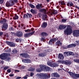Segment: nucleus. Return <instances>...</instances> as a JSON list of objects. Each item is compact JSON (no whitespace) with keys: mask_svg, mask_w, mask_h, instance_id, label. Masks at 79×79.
Listing matches in <instances>:
<instances>
[{"mask_svg":"<svg viewBox=\"0 0 79 79\" xmlns=\"http://www.w3.org/2000/svg\"><path fill=\"white\" fill-rule=\"evenodd\" d=\"M67 27L66 30L64 31V33L65 34H67V35H69L73 32V30H72V27L71 26L68 25H60L59 27V29H65Z\"/></svg>","mask_w":79,"mask_h":79,"instance_id":"nucleus-1","label":"nucleus"},{"mask_svg":"<svg viewBox=\"0 0 79 79\" xmlns=\"http://www.w3.org/2000/svg\"><path fill=\"white\" fill-rule=\"evenodd\" d=\"M40 69H37L36 71L37 72H41V71H52V69L48 67H47L46 66L44 65H40Z\"/></svg>","mask_w":79,"mask_h":79,"instance_id":"nucleus-2","label":"nucleus"},{"mask_svg":"<svg viewBox=\"0 0 79 79\" xmlns=\"http://www.w3.org/2000/svg\"><path fill=\"white\" fill-rule=\"evenodd\" d=\"M36 76L37 77H40V78H42V79H47V78H49L50 77V75H48V76L47 75V74H44V73H41L39 74L38 73L36 75Z\"/></svg>","mask_w":79,"mask_h":79,"instance_id":"nucleus-3","label":"nucleus"},{"mask_svg":"<svg viewBox=\"0 0 79 79\" xmlns=\"http://www.w3.org/2000/svg\"><path fill=\"white\" fill-rule=\"evenodd\" d=\"M7 56H8V54L6 53H3L0 55V58L1 59V60L6 59L8 61H10V58L9 57L7 58Z\"/></svg>","mask_w":79,"mask_h":79,"instance_id":"nucleus-4","label":"nucleus"},{"mask_svg":"<svg viewBox=\"0 0 79 79\" xmlns=\"http://www.w3.org/2000/svg\"><path fill=\"white\" fill-rule=\"evenodd\" d=\"M65 56H69L70 55H74V53L71 52H64Z\"/></svg>","mask_w":79,"mask_h":79,"instance_id":"nucleus-5","label":"nucleus"},{"mask_svg":"<svg viewBox=\"0 0 79 79\" xmlns=\"http://www.w3.org/2000/svg\"><path fill=\"white\" fill-rule=\"evenodd\" d=\"M73 35L74 37H79V30H76L73 31Z\"/></svg>","mask_w":79,"mask_h":79,"instance_id":"nucleus-6","label":"nucleus"},{"mask_svg":"<svg viewBox=\"0 0 79 79\" xmlns=\"http://www.w3.org/2000/svg\"><path fill=\"white\" fill-rule=\"evenodd\" d=\"M8 27V24L7 23H5L3 24L2 27V31H5L7 29Z\"/></svg>","mask_w":79,"mask_h":79,"instance_id":"nucleus-7","label":"nucleus"},{"mask_svg":"<svg viewBox=\"0 0 79 79\" xmlns=\"http://www.w3.org/2000/svg\"><path fill=\"white\" fill-rule=\"evenodd\" d=\"M61 63L62 64H64L66 65H70V64H71V62L68 60H65V61L64 60H62Z\"/></svg>","mask_w":79,"mask_h":79,"instance_id":"nucleus-8","label":"nucleus"},{"mask_svg":"<svg viewBox=\"0 0 79 79\" xmlns=\"http://www.w3.org/2000/svg\"><path fill=\"white\" fill-rule=\"evenodd\" d=\"M22 62L25 63H31V60L29 59H25L22 60Z\"/></svg>","mask_w":79,"mask_h":79,"instance_id":"nucleus-9","label":"nucleus"},{"mask_svg":"<svg viewBox=\"0 0 79 79\" xmlns=\"http://www.w3.org/2000/svg\"><path fill=\"white\" fill-rule=\"evenodd\" d=\"M57 40V38H53L52 39H51L49 42V44H52V43H53L55 41H56Z\"/></svg>","mask_w":79,"mask_h":79,"instance_id":"nucleus-10","label":"nucleus"},{"mask_svg":"<svg viewBox=\"0 0 79 79\" xmlns=\"http://www.w3.org/2000/svg\"><path fill=\"white\" fill-rule=\"evenodd\" d=\"M48 64L49 65V66H51L52 67H56V66H58V64H50V63H49L48 62Z\"/></svg>","mask_w":79,"mask_h":79,"instance_id":"nucleus-11","label":"nucleus"},{"mask_svg":"<svg viewBox=\"0 0 79 79\" xmlns=\"http://www.w3.org/2000/svg\"><path fill=\"white\" fill-rule=\"evenodd\" d=\"M10 2H11V3H9L8 2H7L6 4V6H9L10 5H13V0H11L10 1Z\"/></svg>","mask_w":79,"mask_h":79,"instance_id":"nucleus-12","label":"nucleus"},{"mask_svg":"<svg viewBox=\"0 0 79 79\" xmlns=\"http://www.w3.org/2000/svg\"><path fill=\"white\" fill-rule=\"evenodd\" d=\"M52 76H54L56 77H59L60 75L57 73H52L51 75Z\"/></svg>","mask_w":79,"mask_h":79,"instance_id":"nucleus-13","label":"nucleus"},{"mask_svg":"<svg viewBox=\"0 0 79 79\" xmlns=\"http://www.w3.org/2000/svg\"><path fill=\"white\" fill-rule=\"evenodd\" d=\"M58 58L59 59L63 60L64 59V56L61 54H59L58 55Z\"/></svg>","mask_w":79,"mask_h":79,"instance_id":"nucleus-14","label":"nucleus"},{"mask_svg":"<svg viewBox=\"0 0 79 79\" xmlns=\"http://www.w3.org/2000/svg\"><path fill=\"white\" fill-rule=\"evenodd\" d=\"M57 11L56 10H52V13H50L51 15H56L57 14Z\"/></svg>","mask_w":79,"mask_h":79,"instance_id":"nucleus-15","label":"nucleus"},{"mask_svg":"<svg viewBox=\"0 0 79 79\" xmlns=\"http://www.w3.org/2000/svg\"><path fill=\"white\" fill-rule=\"evenodd\" d=\"M47 26V23L44 22L43 23V24L42 25L41 27L43 28H45Z\"/></svg>","mask_w":79,"mask_h":79,"instance_id":"nucleus-16","label":"nucleus"},{"mask_svg":"<svg viewBox=\"0 0 79 79\" xmlns=\"http://www.w3.org/2000/svg\"><path fill=\"white\" fill-rule=\"evenodd\" d=\"M67 73H69L70 76L73 77H73H74V75L75 74V73H73L72 72H70L69 71L67 72Z\"/></svg>","mask_w":79,"mask_h":79,"instance_id":"nucleus-17","label":"nucleus"},{"mask_svg":"<svg viewBox=\"0 0 79 79\" xmlns=\"http://www.w3.org/2000/svg\"><path fill=\"white\" fill-rule=\"evenodd\" d=\"M77 77H79V74L75 73L74 77H73V79H76Z\"/></svg>","mask_w":79,"mask_h":79,"instance_id":"nucleus-18","label":"nucleus"},{"mask_svg":"<svg viewBox=\"0 0 79 79\" xmlns=\"http://www.w3.org/2000/svg\"><path fill=\"white\" fill-rule=\"evenodd\" d=\"M17 35L18 37H21V36L23 35V33L21 32H19L17 33Z\"/></svg>","mask_w":79,"mask_h":79,"instance_id":"nucleus-19","label":"nucleus"},{"mask_svg":"<svg viewBox=\"0 0 79 79\" xmlns=\"http://www.w3.org/2000/svg\"><path fill=\"white\" fill-rule=\"evenodd\" d=\"M6 21V19H4L2 21H1L0 22V23H1L2 24L3 23V24H6L5 23Z\"/></svg>","mask_w":79,"mask_h":79,"instance_id":"nucleus-20","label":"nucleus"},{"mask_svg":"<svg viewBox=\"0 0 79 79\" xmlns=\"http://www.w3.org/2000/svg\"><path fill=\"white\" fill-rule=\"evenodd\" d=\"M60 40L56 42V45H58V46H60V45H61L62 44L60 42Z\"/></svg>","mask_w":79,"mask_h":79,"instance_id":"nucleus-21","label":"nucleus"},{"mask_svg":"<svg viewBox=\"0 0 79 79\" xmlns=\"http://www.w3.org/2000/svg\"><path fill=\"white\" fill-rule=\"evenodd\" d=\"M41 5H40L39 4H38L36 5V7L37 9H40V8H42Z\"/></svg>","mask_w":79,"mask_h":79,"instance_id":"nucleus-22","label":"nucleus"},{"mask_svg":"<svg viewBox=\"0 0 79 79\" xmlns=\"http://www.w3.org/2000/svg\"><path fill=\"white\" fill-rule=\"evenodd\" d=\"M39 56L41 57H44L45 56V55L44 54L40 53L39 54Z\"/></svg>","mask_w":79,"mask_h":79,"instance_id":"nucleus-23","label":"nucleus"},{"mask_svg":"<svg viewBox=\"0 0 79 79\" xmlns=\"http://www.w3.org/2000/svg\"><path fill=\"white\" fill-rule=\"evenodd\" d=\"M41 35H42V36H47L48 35L47 33H45V32H43L41 34Z\"/></svg>","mask_w":79,"mask_h":79,"instance_id":"nucleus-24","label":"nucleus"},{"mask_svg":"<svg viewBox=\"0 0 79 79\" xmlns=\"http://www.w3.org/2000/svg\"><path fill=\"white\" fill-rule=\"evenodd\" d=\"M24 36L25 37H29V36H30V34H29V33L26 34L24 35Z\"/></svg>","mask_w":79,"mask_h":79,"instance_id":"nucleus-25","label":"nucleus"},{"mask_svg":"<svg viewBox=\"0 0 79 79\" xmlns=\"http://www.w3.org/2000/svg\"><path fill=\"white\" fill-rule=\"evenodd\" d=\"M71 47H72V44L67 46V47L64 48V49H66V48H71Z\"/></svg>","mask_w":79,"mask_h":79,"instance_id":"nucleus-26","label":"nucleus"},{"mask_svg":"<svg viewBox=\"0 0 79 79\" xmlns=\"http://www.w3.org/2000/svg\"><path fill=\"white\" fill-rule=\"evenodd\" d=\"M47 18V16L46 15H44L43 17V19L44 20H45V19Z\"/></svg>","mask_w":79,"mask_h":79,"instance_id":"nucleus-27","label":"nucleus"},{"mask_svg":"<svg viewBox=\"0 0 79 79\" xmlns=\"http://www.w3.org/2000/svg\"><path fill=\"white\" fill-rule=\"evenodd\" d=\"M24 18H28V14H25L23 15Z\"/></svg>","mask_w":79,"mask_h":79,"instance_id":"nucleus-28","label":"nucleus"},{"mask_svg":"<svg viewBox=\"0 0 79 79\" xmlns=\"http://www.w3.org/2000/svg\"><path fill=\"white\" fill-rule=\"evenodd\" d=\"M10 46L11 47H15V44L13 43H11Z\"/></svg>","mask_w":79,"mask_h":79,"instance_id":"nucleus-29","label":"nucleus"},{"mask_svg":"<svg viewBox=\"0 0 79 79\" xmlns=\"http://www.w3.org/2000/svg\"><path fill=\"white\" fill-rule=\"evenodd\" d=\"M9 68V66H6L4 68V69H3L4 70V71H6V69H8Z\"/></svg>","mask_w":79,"mask_h":79,"instance_id":"nucleus-30","label":"nucleus"},{"mask_svg":"<svg viewBox=\"0 0 79 79\" xmlns=\"http://www.w3.org/2000/svg\"><path fill=\"white\" fill-rule=\"evenodd\" d=\"M18 16L17 15H16L14 17V19H15V20H16V19H18Z\"/></svg>","mask_w":79,"mask_h":79,"instance_id":"nucleus-31","label":"nucleus"},{"mask_svg":"<svg viewBox=\"0 0 79 79\" xmlns=\"http://www.w3.org/2000/svg\"><path fill=\"white\" fill-rule=\"evenodd\" d=\"M29 6L31 8H35V6L31 4H29Z\"/></svg>","mask_w":79,"mask_h":79,"instance_id":"nucleus-32","label":"nucleus"},{"mask_svg":"<svg viewBox=\"0 0 79 79\" xmlns=\"http://www.w3.org/2000/svg\"><path fill=\"white\" fill-rule=\"evenodd\" d=\"M26 68V66H24V65H22V66H21V67L20 68V69L21 70L22 69H24Z\"/></svg>","mask_w":79,"mask_h":79,"instance_id":"nucleus-33","label":"nucleus"},{"mask_svg":"<svg viewBox=\"0 0 79 79\" xmlns=\"http://www.w3.org/2000/svg\"><path fill=\"white\" fill-rule=\"evenodd\" d=\"M66 21H67V19H62V20L61 22L62 23H66Z\"/></svg>","mask_w":79,"mask_h":79,"instance_id":"nucleus-34","label":"nucleus"},{"mask_svg":"<svg viewBox=\"0 0 79 79\" xmlns=\"http://www.w3.org/2000/svg\"><path fill=\"white\" fill-rule=\"evenodd\" d=\"M30 31H31V30L30 29H27L25 30V32H27Z\"/></svg>","mask_w":79,"mask_h":79,"instance_id":"nucleus-35","label":"nucleus"},{"mask_svg":"<svg viewBox=\"0 0 79 79\" xmlns=\"http://www.w3.org/2000/svg\"><path fill=\"white\" fill-rule=\"evenodd\" d=\"M11 42H10L9 41H6V44H8V45H9V46H10V45L11 44Z\"/></svg>","mask_w":79,"mask_h":79,"instance_id":"nucleus-36","label":"nucleus"},{"mask_svg":"<svg viewBox=\"0 0 79 79\" xmlns=\"http://www.w3.org/2000/svg\"><path fill=\"white\" fill-rule=\"evenodd\" d=\"M11 42H10L9 41H6V44H8V45H9V46H10V45L11 44Z\"/></svg>","mask_w":79,"mask_h":79,"instance_id":"nucleus-37","label":"nucleus"},{"mask_svg":"<svg viewBox=\"0 0 79 79\" xmlns=\"http://www.w3.org/2000/svg\"><path fill=\"white\" fill-rule=\"evenodd\" d=\"M20 56H21L22 57H25L26 54H21Z\"/></svg>","mask_w":79,"mask_h":79,"instance_id":"nucleus-38","label":"nucleus"},{"mask_svg":"<svg viewBox=\"0 0 79 79\" xmlns=\"http://www.w3.org/2000/svg\"><path fill=\"white\" fill-rule=\"evenodd\" d=\"M31 12L32 13H35V10L33 9H31L30 10Z\"/></svg>","mask_w":79,"mask_h":79,"instance_id":"nucleus-39","label":"nucleus"},{"mask_svg":"<svg viewBox=\"0 0 79 79\" xmlns=\"http://www.w3.org/2000/svg\"><path fill=\"white\" fill-rule=\"evenodd\" d=\"M41 11H42V12H44V13H46V10L44 9L41 10Z\"/></svg>","mask_w":79,"mask_h":79,"instance_id":"nucleus-40","label":"nucleus"},{"mask_svg":"<svg viewBox=\"0 0 79 79\" xmlns=\"http://www.w3.org/2000/svg\"><path fill=\"white\" fill-rule=\"evenodd\" d=\"M60 3L61 4V5H65V3L64 2V1H60Z\"/></svg>","mask_w":79,"mask_h":79,"instance_id":"nucleus-41","label":"nucleus"},{"mask_svg":"<svg viewBox=\"0 0 79 79\" xmlns=\"http://www.w3.org/2000/svg\"><path fill=\"white\" fill-rule=\"evenodd\" d=\"M73 61L75 62H77L78 63L79 61V60H77V59H74L73 60Z\"/></svg>","mask_w":79,"mask_h":79,"instance_id":"nucleus-42","label":"nucleus"},{"mask_svg":"<svg viewBox=\"0 0 79 79\" xmlns=\"http://www.w3.org/2000/svg\"><path fill=\"white\" fill-rule=\"evenodd\" d=\"M17 52H18V51L16 49H14L12 51V52L13 53H16Z\"/></svg>","mask_w":79,"mask_h":79,"instance_id":"nucleus-43","label":"nucleus"},{"mask_svg":"<svg viewBox=\"0 0 79 79\" xmlns=\"http://www.w3.org/2000/svg\"><path fill=\"white\" fill-rule=\"evenodd\" d=\"M29 16V18H32V15L31 14H28V16Z\"/></svg>","mask_w":79,"mask_h":79,"instance_id":"nucleus-44","label":"nucleus"},{"mask_svg":"<svg viewBox=\"0 0 79 79\" xmlns=\"http://www.w3.org/2000/svg\"><path fill=\"white\" fill-rule=\"evenodd\" d=\"M72 47H76V45L75 44H72Z\"/></svg>","mask_w":79,"mask_h":79,"instance_id":"nucleus-45","label":"nucleus"},{"mask_svg":"<svg viewBox=\"0 0 79 79\" xmlns=\"http://www.w3.org/2000/svg\"><path fill=\"white\" fill-rule=\"evenodd\" d=\"M35 33V31H33L32 32L30 33H29L30 34V35H33V34Z\"/></svg>","mask_w":79,"mask_h":79,"instance_id":"nucleus-46","label":"nucleus"},{"mask_svg":"<svg viewBox=\"0 0 79 79\" xmlns=\"http://www.w3.org/2000/svg\"><path fill=\"white\" fill-rule=\"evenodd\" d=\"M7 73H11V70L10 69H8L7 70Z\"/></svg>","mask_w":79,"mask_h":79,"instance_id":"nucleus-47","label":"nucleus"},{"mask_svg":"<svg viewBox=\"0 0 79 79\" xmlns=\"http://www.w3.org/2000/svg\"><path fill=\"white\" fill-rule=\"evenodd\" d=\"M33 75H34V73H32V72H31L30 73V76L32 77Z\"/></svg>","mask_w":79,"mask_h":79,"instance_id":"nucleus-48","label":"nucleus"},{"mask_svg":"<svg viewBox=\"0 0 79 79\" xmlns=\"http://www.w3.org/2000/svg\"><path fill=\"white\" fill-rule=\"evenodd\" d=\"M45 38H41V41H44V40H45Z\"/></svg>","mask_w":79,"mask_h":79,"instance_id":"nucleus-49","label":"nucleus"},{"mask_svg":"<svg viewBox=\"0 0 79 79\" xmlns=\"http://www.w3.org/2000/svg\"><path fill=\"white\" fill-rule=\"evenodd\" d=\"M76 42L77 43V44L78 45H79V41H76Z\"/></svg>","mask_w":79,"mask_h":79,"instance_id":"nucleus-50","label":"nucleus"},{"mask_svg":"<svg viewBox=\"0 0 79 79\" xmlns=\"http://www.w3.org/2000/svg\"><path fill=\"white\" fill-rule=\"evenodd\" d=\"M15 41L17 42H18L19 41V39H17L15 40Z\"/></svg>","mask_w":79,"mask_h":79,"instance_id":"nucleus-51","label":"nucleus"},{"mask_svg":"<svg viewBox=\"0 0 79 79\" xmlns=\"http://www.w3.org/2000/svg\"><path fill=\"white\" fill-rule=\"evenodd\" d=\"M23 79H27V77L26 76H25L23 77Z\"/></svg>","mask_w":79,"mask_h":79,"instance_id":"nucleus-52","label":"nucleus"},{"mask_svg":"<svg viewBox=\"0 0 79 79\" xmlns=\"http://www.w3.org/2000/svg\"><path fill=\"white\" fill-rule=\"evenodd\" d=\"M3 0H0V3H3Z\"/></svg>","mask_w":79,"mask_h":79,"instance_id":"nucleus-53","label":"nucleus"},{"mask_svg":"<svg viewBox=\"0 0 79 79\" xmlns=\"http://www.w3.org/2000/svg\"><path fill=\"white\" fill-rule=\"evenodd\" d=\"M73 3L72 2H71V3H70V6H73Z\"/></svg>","mask_w":79,"mask_h":79,"instance_id":"nucleus-54","label":"nucleus"},{"mask_svg":"<svg viewBox=\"0 0 79 79\" xmlns=\"http://www.w3.org/2000/svg\"><path fill=\"white\" fill-rule=\"evenodd\" d=\"M3 34V32H0V36H1V35H2Z\"/></svg>","mask_w":79,"mask_h":79,"instance_id":"nucleus-55","label":"nucleus"},{"mask_svg":"<svg viewBox=\"0 0 79 79\" xmlns=\"http://www.w3.org/2000/svg\"><path fill=\"white\" fill-rule=\"evenodd\" d=\"M21 77H16V79H21Z\"/></svg>","mask_w":79,"mask_h":79,"instance_id":"nucleus-56","label":"nucleus"},{"mask_svg":"<svg viewBox=\"0 0 79 79\" xmlns=\"http://www.w3.org/2000/svg\"><path fill=\"white\" fill-rule=\"evenodd\" d=\"M14 76V74L9 75V76H10V77H13V76Z\"/></svg>","mask_w":79,"mask_h":79,"instance_id":"nucleus-57","label":"nucleus"},{"mask_svg":"<svg viewBox=\"0 0 79 79\" xmlns=\"http://www.w3.org/2000/svg\"><path fill=\"white\" fill-rule=\"evenodd\" d=\"M9 29L10 31H12V30H13V27H10Z\"/></svg>","mask_w":79,"mask_h":79,"instance_id":"nucleus-58","label":"nucleus"},{"mask_svg":"<svg viewBox=\"0 0 79 79\" xmlns=\"http://www.w3.org/2000/svg\"><path fill=\"white\" fill-rule=\"evenodd\" d=\"M57 62H58L59 63H61L62 62L61 60H58L57 61Z\"/></svg>","mask_w":79,"mask_h":79,"instance_id":"nucleus-59","label":"nucleus"},{"mask_svg":"<svg viewBox=\"0 0 79 79\" xmlns=\"http://www.w3.org/2000/svg\"><path fill=\"white\" fill-rule=\"evenodd\" d=\"M15 72H17L18 73L19 72V70H15Z\"/></svg>","mask_w":79,"mask_h":79,"instance_id":"nucleus-60","label":"nucleus"},{"mask_svg":"<svg viewBox=\"0 0 79 79\" xmlns=\"http://www.w3.org/2000/svg\"><path fill=\"white\" fill-rule=\"evenodd\" d=\"M14 1L16 3H17V2H18V0H14Z\"/></svg>","mask_w":79,"mask_h":79,"instance_id":"nucleus-61","label":"nucleus"},{"mask_svg":"<svg viewBox=\"0 0 79 79\" xmlns=\"http://www.w3.org/2000/svg\"><path fill=\"white\" fill-rule=\"evenodd\" d=\"M4 36H5V37H8V34H6V35H4Z\"/></svg>","mask_w":79,"mask_h":79,"instance_id":"nucleus-62","label":"nucleus"},{"mask_svg":"<svg viewBox=\"0 0 79 79\" xmlns=\"http://www.w3.org/2000/svg\"><path fill=\"white\" fill-rule=\"evenodd\" d=\"M69 5H70V3H69L67 4V6H69Z\"/></svg>","mask_w":79,"mask_h":79,"instance_id":"nucleus-63","label":"nucleus"},{"mask_svg":"<svg viewBox=\"0 0 79 79\" xmlns=\"http://www.w3.org/2000/svg\"><path fill=\"white\" fill-rule=\"evenodd\" d=\"M11 33H12L13 35H15V33L14 32H13V33L11 32Z\"/></svg>","mask_w":79,"mask_h":79,"instance_id":"nucleus-64","label":"nucleus"}]
</instances>
